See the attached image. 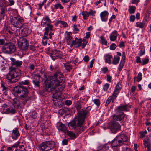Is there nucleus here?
<instances>
[{
  "label": "nucleus",
  "mask_w": 151,
  "mask_h": 151,
  "mask_svg": "<svg viewBox=\"0 0 151 151\" xmlns=\"http://www.w3.org/2000/svg\"><path fill=\"white\" fill-rule=\"evenodd\" d=\"M62 73L60 72H56L54 76H50L49 78H47L44 82L45 85L43 86L44 91H51L53 94L52 99L55 103L58 101L57 99H60L59 95H54L59 91L64 90L65 86L64 84L60 85L63 80Z\"/></svg>",
  "instance_id": "nucleus-1"
},
{
  "label": "nucleus",
  "mask_w": 151,
  "mask_h": 151,
  "mask_svg": "<svg viewBox=\"0 0 151 151\" xmlns=\"http://www.w3.org/2000/svg\"><path fill=\"white\" fill-rule=\"evenodd\" d=\"M91 108L90 106H88L86 109H83L79 111L78 116L69 123V127L71 129H75L78 125L82 124L84 121L86 115L89 112Z\"/></svg>",
  "instance_id": "nucleus-2"
},
{
  "label": "nucleus",
  "mask_w": 151,
  "mask_h": 151,
  "mask_svg": "<svg viewBox=\"0 0 151 151\" xmlns=\"http://www.w3.org/2000/svg\"><path fill=\"white\" fill-rule=\"evenodd\" d=\"M9 72L6 75V78L9 81L12 83H15L19 78V77L16 72V69L13 67H9Z\"/></svg>",
  "instance_id": "nucleus-3"
},
{
  "label": "nucleus",
  "mask_w": 151,
  "mask_h": 151,
  "mask_svg": "<svg viewBox=\"0 0 151 151\" xmlns=\"http://www.w3.org/2000/svg\"><path fill=\"white\" fill-rule=\"evenodd\" d=\"M85 38H84L83 39V43H82L83 41L81 39H78L77 37H76L74 40H72L70 45L71 46L74 45L76 46V48H78L81 46L82 48H84L88 42V40Z\"/></svg>",
  "instance_id": "nucleus-4"
},
{
  "label": "nucleus",
  "mask_w": 151,
  "mask_h": 151,
  "mask_svg": "<svg viewBox=\"0 0 151 151\" xmlns=\"http://www.w3.org/2000/svg\"><path fill=\"white\" fill-rule=\"evenodd\" d=\"M11 23L14 26L17 28H20L24 25V20L19 17H14L11 19Z\"/></svg>",
  "instance_id": "nucleus-5"
},
{
  "label": "nucleus",
  "mask_w": 151,
  "mask_h": 151,
  "mask_svg": "<svg viewBox=\"0 0 151 151\" xmlns=\"http://www.w3.org/2000/svg\"><path fill=\"white\" fill-rule=\"evenodd\" d=\"M2 49L4 52L7 53H12L15 50V47L12 43H6L3 46Z\"/></svg>",
  "instance_id": "nucleus-6"
},
{
  "label": "nucleus",
  "mask_w": 151,
  "mask_h": 151,
  "mask_svg": "<svg viewBox=\"0 0 151 151\" xmlns=\"http://www.w3.org/2000/svg\"><path fill=\"white\" fill-rule=\"evenodd\" d=\"M29 93V91L27 88L25 87H24L22 92H21L19 96L20 99L22 101V103L24 104L28 100L29 97H28Z\"/></svg>",
  "instance_id": "nucleus-7"
},
{
  "label": "nucleus",
  "mask_w": 151,
  "mask_h": 151,
  "mask_svg": "<svg viewBox=\"0 0 151 151\" xmlns=\"http://www.w3.org/2000/svg\"><path fill=\"white\" fill-rule=\"evenodd\" d=\"M19 48L22 50H25L28 48L29 43L27 40L23 37L20 38L18 41Z\"/></svg>",
  "instance_id": "nucleus-8"
},
{
  "label": "nucleus",
  "mask_w": 151,
  "mask_h": 151,
  "mask_svg": "<svg viewBox=\"0 0 151 151\" xmlns=\"http://www.w3.org/2000/svg\"><path fill=\"white\" fill-rule=\"evenodd\" d=\"M109 128L112 133H115L120 129V126L117 122L113 121L109 125Z\"/></svg>",
  "instance_id": "nucleus-9"
},
{
  "label": "nucleus",
  "mask_w": 151,
  "mask_h": 151,
  "mask_svg": "<svg viewBox=\"0 0 151 151\" xmlns=\"http://www.w3.org/2000/svg\"><path fill=\"white\" fill-rule=\"evenodd\" d=\"M52 59L54 60L56 59H61L63 56L62 52L60 51L53 50L50 54Z\"/></svg>",
  "instance_id": "nucleus-10"
},
{
  "label": "nucleus",
  "mask_w": 151,
  "mask_h": 151,
  "mask_svg": "<svg viewBox=\"0 0 151 151\" xmlns=\"http://www.w3.org/2000/svg\"><path fill=\"white\" fill-rule=\"evenodd\" d=\"M23 28L21 29L19 34L22 37H26L30 34V30L29 29L28 26L23 25Z\"/></svg>",
  "instance_id": "nucleus-11"
},
{
  "label": "nucleus",
  "mask_w": 151,
  "mask_h": 151,
  "mask_svg": "<svg viewBox=\"0 0 151 151\" xmlns=\"http://www.w3.org/2000/svg\"><path fill=\"white\" fill-rule=\"evenodd\" d=\"M24 87L19 86L15 87L13 89V93L16 96H20Z\"/></svg>",
  "instance_id": "nucleus-12"
},
{
  "label": "nucleus",
  "mask_w": 151,
  "mask_h": 151,
  "mask_svg": "<svg viewBox=\"0 0 151 151\" xmlns=\"http://www.w3.org/2000/svg\"><path fill=\"white\" fill-rule=\"evenodd\" d=\"M47 27L45 28V32L44 33V36L43 38V39H48L49 38L48 37V34L50 30L52 31L53 30V26L50 24H47Z\"/></svg>",
  "instance_id": "nucleus-13"
},
{
  "label": "nucleus",
  "mask_w": 151,
  "mask_h": 151,
  "mask_svg": "<svg viewBox=\"0 0 151 151\" xmlns=\"http://www.w3.org/2000/svg\"><path fill=\"white\" fill-rule=\"evenodd\" d=\"M20 134L18 131V128H15L12 130L11 133V137L12 139L16 140L19 137Z\"/></svg>",
  "instance_id": "nucleus-14"
},
{
  "label": "nucleus",
  "mask_w": 151,
  "mask_h": 151,
  "mask_svg": "<svg viewBox=\"0 0 151 151\" xmlns=\"http://www.w3.org/2000/svg\"><path fill=\"white\" fill-rule=\"evenodd\" d=\"M143 142L145 147L147 148V151H151V136L150 138L144 140Z\"/></svg>",
  "instance_id": "nucleus-15"
},
{
  "label": "nucleus",
  "mask_w": 151,
  "mask_h": 151,
  "mask_svg": "<svg viewBox=\"0 0 151 151\" xmlns=\"http://www.w3.org/2000/svg\"><path fill=\"white\" fill-rule=\"evenodd\" d=\"M116 137L121 145L123 144L124 142H126L128 139V137L123 134H120L116 136Z\"/></svg>",
  "instance_id": "nucleus-16"
},
{
  "label": "nucleus",
  "mask_w": 151,
  "mask_h": 151,
  "mask_svg": "<svg viewBox=\"0 0 151 151\" xmlns=\"http://www.w3.org/2000/svg\"><path fill=\"white\" fill-rule=\"evenodd\" d=\"M57 127L59 130H60L66 133L67 128L65 124L61 123L58 122L57 124Z\"/></svg>",
  "instance_id": "nucleus-17"
},
{
  "label": "nucleus",
  "mask_w": 151,
  "mask_h": 151,
  "mask_svg": "<svg viewBox=\"0 0 151 151\" xmlns=\"http://www.w3.org/2000/svg\"><path fill=\"white\" fill-rule=\"evenodd\" d=\"M125 117V114L123 112H121L120 114L113 116V121H120L123 119Z\"/></svg>",
  "instance_id": "nucleus-18"
},
{
  "label": "nucleus",
  "mask_w": 151,
  "mask_h": 151,
  "mask_svg": "<svg viewBox=\"0 0 151 151\" xmlns=\"http://www.w3.org/2000/svg\"><path fill=\"white\" fill-rule=\"evenodd\" d=\"M51 22V20L48 16H45L44 17L41 22V25L42 27L47 26V24H50Z\"/></svg>",
  "instance_id": "nucleus-19"
},
{
  "label": "nucleus",
  "mask_w": 151,
  "mask_h": 151,
  "mask_svg": "<svg viewBox=\"0 0 151 151\" xmlns=\"http://www.w3.org/2000/svg\"><path fill=\"white\" fill-rule=\"evenodd\" d=\"M72 33L70 32H66L65 33V38L66 40L68 45H70L72 42Z\"/></svg>",
  "instance_id": "nucleus-20"
},
{
  "label": "nucleus",
  "mask_w": 151,
  "mask_h": 151,
  "mask_svg": "<svg viewBox=\"0 0 151 151\" xmlns=\"http://www.w3.org/2000/svg\"><path fill=\"white\" fill-rule=\"evenodd\" d=\"M108 15L109 13L106 11H104L102 12L100 14L101 20L103 22L106 21L108 20Z\"/></svg>",
  "instance_id": "nucleus-21"
},
{
  "label": "nucleus",
  "mask_w": 151,
  "mask_h": 151,
  "mask_svg": "<svg viewBox=\"0 0 151 151\" xmlns=\"http://www.w3.org/2000/svg\"><path fill=\"white\" fill-rule=\"evenodd\" d=\"M131 108L130 105H122L118 107L117 112L119 113L121 111H128Z\"/></svg>",
  "instance_id": "nucleus-22"
},
{
  "label": "nucleus",
  "mask_w": 151,
  "mask_h": 151,
  "mask_svg": "<svg viewBox=\"0 0 151 151\" xmlns=\"http://www.w3.org/2000/svg\"><path fill=\"white\" fill-rule=\"evenodd\" d=\"M6 11V7L3 1L0 0V13L5 14Z\"/></svg>",
  "instance_id": "nucleus-23"
},
{
  "label": "nucleus",
  "mask_w": 151,
  "mask_h": 151,
  "mask_svg": "<svg viewBox=\"0 0 151 151\" xmlns=\"http://www.w3.org/2000/svg\"><path fill=\"white\" fill-rule=\"evenodd\" d=\"M119 35L117 31L116 30L114 31L109 36V38L111 41H114L117 38V37Z\"/></svg>",
  "instance_id": "nucleus-24"
},
{
  "label": "nucleus",
  "mask_w": 151,
  "mask_h": 151,
  "mask_svg": "<svg viewBox=\"0 0 151 151\" xmlns=\"http://www.w3.org/2000/svg\"><path fill=\"white\" fill-rule=\"evenodd\" d=\"M147 19H144L142 22H138L136 23V26L141 28L144 27L146 26Z\"/></svg>",
  "instance_id": "nucleus-25"
},
{
  "label": "nucleus",
  "mask_w": 151,
  "mask_h": 151,
  "mask_svg": "<svg viewBox=\"0 0 151 151\" xmlns=\"http://www.w3.org/2000/svg\"><path fill=\"white\" fill-rule=\"evenodd\" d=\"M67 135L69 137L70 139H74L77 137L76 134L73 132L67 130L66 132Z\"/></svg>",
  "instance_id": "nucleus-26"
},
{
  "label": "nucleus",
  "mask_w": 151,
  "mask_h": 151,
  "mask_svg": "<svg viewBox=\"0 0 151 151\" xmlns=\"http://www.w3.org/2000/svg\"><path fill=\"white\" fill-rule=\"evenodd\" d=\"M47 144L49 151L53 149L55 147V143L53 141H47Z\"/></svg>",
  "instance_id": "nucleus-27"
},
{
  "label": "nucleus",
  "mask_w": 151,
  "mask_h": 151,
  "mask_svg": "<svg viewBox=\"0 0 151 151\" xmlns=\"http://www.w3.org/2000/svg\"><path fill=\"white\" fill-rule=\"evenodd\" d=\"M121 145L120 142H119L118 138L116 137L111 142V146L113 147H116L119 145Z\"/></svg>",
  "instance_id": "nucleus-28"
},
{
  "label": "nucleus",
  "mask_w": 151,
  "mask_h": 151,
  "mask_svg": "<svg viewBox=\"0 0 151 151\" xmlns=\"http://www.w3.org/2000/svg\"><path fill=\"white\" fill-rule=\"evenodd\" d=\"M48 148V147H47V141L42 142L41 144L40 148L42 151H49Z\"/></svg>",
  "instance_id": "nucleus-29"
},
{
  "label": "nucleus",
  "mask_w": 151,
  "mask_h": 151,
  "mask_svg": "<svg viewBox=\"0 0 151 151\" xmlns=\"http://www.w3.org/2000/svg\"><path fill=\"white\" fill-rule=\"evenodd\" d=\"M64 65L65 70L68 72H70L72 68V66L70 63L69 62H67L64 63Z\"/></svg>",
  "instance_id": "nucleus-30"
},
{
  "label": "nucleus",
  "mask_w": 151,
  "mask_h": 151,
  "mask_svg": "<svg viewBox=\"0 0 151 151\" xmlns=\"http://www.w3.org/2000/svg\"><path fill=\"white\" fill-rule=\"evenodd\" d=\"M112 58V55L109 54H106L105 55V62L109 64H111V59Z\"/></svg>",
  "instance_id": "nucleus-31"
},
{
  "label": "nucleus",
  "mask_w": 151,
  "mask_h": 151,
  "mask_svg": "<svg viewBox=\"0 0 151 151\" xmlns=\"http://www.w3.org/2000/svg\"><path fill=\"white\" fill-rule=\"evenodd\" d=\"M16 112V110L14 109L11 108H7L6 109V112L7 114H14Z\"/></svg>",
  "instance_id": "nucleus-32"
},
{
  "label": "nucleus",
  "mask_w": 151,
  "mask_h": 151,
  "mask_svg": "<svg viewBox=\"0 0 151 151\" xmlns=\"http://www.w3.org/2000/svg\"><path fill=\"white\" fill-rule=\"evenodd\" d=\"M13 103L14 106H17L18 107L20 106L21 104L20 101L17 98L13 99Z\"/></svg>",
  "instance_id": "nucleus-33"
},
{
  "label": "nucleus",
  "mask_w": 151,
  "mask_h": 151,
  "mask_svg": "<svg viewBox=\"0 0 151 151\" xmlns=\"http://www.w3.org/2000/svg\"><path fill=\"white\" fill-rule=\"evenodd\" d=\"M120 58L118 56H115L113 59L112 63L114 65L117 64L119 62Z\"/></svg>",
  "instance_id": "nucleus-34"
},
{
  "label": "nucleus",
  "mask_w": 151,
  "mask_h": 151,
  "mask_svg": "<svg viewBox=\"0 0 151 151\" xmlns=\"http://www.w3.org/2000/svg\"><path fill=\"white\" fill-rule=\"evenodd\" d=\"M82 124L81 125H78L76 128L75 129L76 132L78 133H80L83 130V127L81 126Z\"/></svg>",
  "instance_id": "nucleus-35"
},
{
  "label": "nucleus",
  "mask_w": 151,
  "mask_h": 151,
  "mask_svg": "<svg viewBox=\"0 0 151 151\" xmlns=\"http://www.w3.org/2000/svg\"><path fill=\"white\" fill-rule=\"evenodd\" d=\"M15 151H26V150L23 145H20L19 147H17Z\"/></svg>",
  "instance_id": "nucleus-36"
},
{
  "label": "nucleus",
  "mask_w": 151,
  "mask_h": 151,
  "mask_svg": "<svg viewBox=\"0 0 151 151\" xmlns=\"http://www.w3.org/2000/svg\"><path fill=\"white\" fill-rule=\"evenodd\" d=\"M136 9L135 7L134 6H129V13L131 14L134 13L135 12Z\"/></svg>",
  "instance_id": "nucleus-37"
},
{
  "label": "nucleus",
  "mask_w": 151,
  "mask_h": 151,
  "mask_svg": "<svg viewBox=\"0 0 151 151\" xmlns=\"http://www.w3.org/2000/svg\"><path fill=\"white\" fill-rule=\"evenodd\" d=\"M119 93V91L116 90H114V91L113 93V94L112 95V96H111V97H112V99L113 100V101H114V99H115L117 97V95Z\"/></svg>",
  "instance_id": "nucleus-38"
},
{
  "label": "nucleus",
  "mask_w": 151,
  "mask_h": 151,
  "mask_svg": "<svg viewBox=\"0 0 151 151\" xmlns=\"http://www.w3.org/2000/svg\"><path fill=\"white\" fill-rule=\"evenodd\" d=\"M97 151H110L108 147L107 146H103L101 149L99 147Z\"/></svg>",
  "instance_id": "nucleus-39"
},
{
  "label": "nucleus",
  "mask_w": 151,
  "mask_h": 151,
  "mask_svg": "<svg viewBox=\"0 0 151 151\" xmlns=\"http://www.w3.org/2000/svg\"><path fill=\"white\" fill-rule=\"evenodd\" d=\"M82 15L84 19H87L89 16V14L87 12L85 11L82 12Z\"/></svg>",
  "instance_id": "nucleus-40"
},
{
  "label": "nucleus",
  "mask_w": 151,
  "mask_h": 151,
  "mask_svg": "<svg viewBox=\"0 0 151 151\" xmlns=\"http://www.w3.org/2000/svg\"><path fill=\"white\" fill-rule=\"evenodd\" d=\"M23 63L22 61H19L17 60L13 65H15L17 67H20Z\"/></svg>",
  "instance_id": "nucleus-41"
},
{
  "label": "nucleus",
  "mask_w": 151,
  "mask_h": 151,
  "mask_svg": "<svg viewBox=\"0 0 151 151\" xmlns=\"http://www.w3.org/2000/svg\"><path fill=\"white\" fill-rule=\"evenodd\" d=\"M30 83L29 81L28 80H26L22 81L20 82L19 84L20 85H28Z\"/></svg>",
  "instance_id": "nucleus-42"
},
{
  "label": "nucleus",
  "mask_w": 151,
  "mask_h": 151,
  "mask_svg": "<svg viewBox=\"0 0 151 151\" xmlns=\"http://www.w3.org/2000/svg\"><path fill=\"white\" fill-rule=\"evenodd\" d=\"M102 44L103 45H107V42L105 38L102 36L100 37Z\"/></svg>",
  "instance_id": "nucleus-43"
},
{
  "label": "nucleus",
  "mask_w": 151,
  "mask_h": 151,
  "mask_svg": "<svg viewBox=\"0 0 151 151\" xmlns=\"http://www.w3.org/2000/svg\"><path fill=\"white\" fill-rule=\"evenodd\" d=\"M1 87L2 88V92L3 95L6 96L7 95V88L5 87L4 85L2 84Z\"/></svg>",
  "instance_id": "nucleus-44"
},
{
  "label": "nucleus",
  "mask_w": 151,
  "mask_h": 151,
  "mask_svg": "<svg viewBox=\"0 0 151 151\" xmlns=\"http://www.w3.org/2000/svg\"><path fill=\"white\" fill-rule=\"evenodd\" d=\"M46 1L47 0H40V4H38L39 6V9L40 10L41 9L42 6L46 2Z\"/></svg>",
  "instance_id": "nucleus-45"
},
{
  "label": "nucleus",
  "mask_w": 151,
  "mask_h": 151,
  "mask_svg": "<svg viewBox=\"0 0 151 151\" xmlns=\"http://www.w3.org/2000/svg\"><path fill=\"white\" fill-rule=\"evenodd\" d=\"M57 24H60L63 25V27H66L68 26L67 23L64 21H58L57 22Z\"/></svg>",
  "instance_id": "nucleus-46"
},
{
  "label": "nucleus",
  "mask_w": 151,
  "mask_h": 151,
  "mask_svg": "<svg viewBox=\"0 0 151 151\" xmlns=\"http://www.w3.org/2000/svg\"><path fill=\"white\" fill-rule=\"evenodd\" d=\"M124 62L125 61H120L118 68L119 71H121L124 65Z\"/></svg>",
  "instance_id": "nucleus-47"
},
{
  "label": "nucleus",
  "mask_w": 151,
  "mask_h": 151,
  "mask_svg": "<svg viewBox=\"0 0 151 151\" xmlns=\"http://www.w3.org/2000/svg\"><path fill=\"white\" fill-rule=\"evenodd\" d=\"M32 82L35 86L37 87L39 86L40 82L39 80L37 81L34 79L33 80Z\"/></svg>",
  "instance_id": "nucleus-48"
},
{
  "label": "nucleus",
  "mask_w": 151,
  "mask_h": 151,
  "mask_svg": "<svg viewBox=\"0 0 151 151\" xmlns=\"http://www.w3.org/2000/svg\"><path fill=\"white\" fill-rule=\"evenodd\" d=\"M122 86L121 84L119 83H118L116 86L115 87V90L119 91V90H120L122 88Z\"/></svg>",
  "instance_id": "nucleus-49"
},
{
  "label": "nucleus",
  "mask_w": 151,
  "mask_h": 151,
  "mask_svg": "<svg viewBox=\"0 0 151 151\" xmlns=\"http://www.w3.org/2000/svg\"><path fill=\"white\" fill-rule=\"evenodd\" d=\"M137 78V81L138 82H139L142 80V75L141 73L139 72L138 73Z\"/></svg>",
  "instance_id": "nucleus-50"
},
{
  "label": "nucleus",
  "mask_w": 151,
  "mask_h": 151,
  "mask_svg": "<svg viewBox=\"0 0 151 151\" xmlns=\"http://www.w3.org/2000/svg\"><path fill=\"white\" fill-rule=\"evenodd\" d=\"M112 99V97L111 96H109L108 99L107 100L105 104V106H107L109 104L110 102Z\"/></svg>",
  "instance_id": "nucleus-51"
},
{
  "label": "nucleus",
  "mask_w": 151,
  "mask_h": 151,
  "mask_svg": "<svg viewBox=\"0 0 151 151\" xmlns=\"http://www.w3.org/2000/svg\"><path fill=\"white\" fill-rule=\"evenodd\" d=\"M30 116L33 118L35 119L37 116V114L36 112L33 111L30 114Z\"/></svg>",
  "instance_id": "nucleus-52"
},
{
  "label": "nucleus",
  "mask_w": 151,
  "mask_h": 151,
  "mask_svg": "<svg viewBox=\"0 0 151 151\" xmlns=\"http://www.w3.org/2000/svg\"><path fill=\"white\" fill-rule=\"evenodd\" d=\"M116 45L114 43H113L111 44L110 47V49L111 50H114L116 47Z\"/></svg>",
  "instance_id": "nucleus-53"
},
{
  "label": "nucleus",
  "mask_w": 151,
  "mask_h": 151,
  "mask_svg": "<svg viewBox=\"0 0 151 151\" xmlns=\"http://www.w3.org/2000/svg\"><path fill=\"white\" fill-rule=\"evenodd\" d=\"M94 103L97 106H99L100 104V100L98 99H95L93 100Z\"/></svg>",
  "instance_id": "nucleus-54"
},
{
  "label": "nucleus",
  "mask_w": 151,
  "mask_h": 151,
  "mask_svg": "<svg viewBox=\"0 0 151 151\" xmlns=\"http://www.w3.org/2000/svg\"><path fill=\"white\" fill-rule=\"evenodd\" d=\"M54 6L55 8L56 9L59 8L60 9H63V7L59 3L55 4Z\"/></svg>",
  "instance_id": "nucleus-55"
},
{
  "label": "nucleus",
  "mask_w": 151,
  "mask_h": 151,
  "mask_svg": "<svg viewBox=\"0 0 151 151\" xmlns=\"http://www.w3.org/2000/svg\"><path fill=\"white\" fill-rule=\"evenodd\" d=\"M109 87V85L108 84L106 83L104 86L103 90L104 91H106L108 89Z\"/></svg>",
  "instance_id": "nucleus-56"
},
{
  "label": "nucleus",
  "mask_w": 151,
  "mask_h": 151,
  "mask_svg": "<svg viewBox=\"0 0 151 151\" xmlns=\"http://www.w3.org/2000/svg\"><path fill=\"white\" fill-rule=\"evenodd\" d=\"M145 53V49L143 48H141L139 52V55L140 56H142L144 55Z\"/></svg>",
  "instance_id": "nucleus-57"
},
{
  "label": "nucleus",
  "mask_w": 151,
  "mask_h": 151,
  "mask_svg": "<svg viewBox=\"0 0 151 151\" xmlns=\"http://www.w3.org/2000/svg\"><path fill=\"white\" fill-rule=\"evenodd\" d=\"M65 104L67 105H70L72 104V101L70 100H66L65 101Z\"/></svg>",
  "instance_id": "nucleus-58"
},
{
  "label": "nucleus",
  "mask_w": 151,
  "mask_h": 151,
  "mask_svg": "<svg viewBox=\"0 0 151 151\" xmlns=\"http://www.w3.org/2000/svg\"><path fill=\"white\" fill-rule=\"evenodd\" d=\"M5 14L1 13H0V21L4 19V17Z\"/></svg>",
  "instance_id": "nucleus-59"
},
{
  "label": "nucleus",
  "mask_w": 151,
  "mask_h": 151,
  "mask_svg": "<svg viewBox=\"0 0 151 151\" xmlns=\"http://www.w3.org/2000/svg\"><path fill=\"white\" fill-rule=\"evenodd\" d=\"M83 60L85 62H88L89 60V56L88 55L85 56L83 58Z\"/></svg>",
  "instance_id": "nucleus-60"
},
{
  "label": "nucleus",
  "mask_w": 151,
  "mask_h": 151,
  "mask_svg": "<svg viewBox=\"0 0 151 151\" xmlns=\"http://www.w3.org/2000/svg\"><path fill=\"white\" fill-rule=\"evenodd\" d=\"M135 19V17L134 15H131L130 17V20L131 22H133Z\"/></svg>",
  "instance_id": "nucleus-61"
},
{
  "label": "nucleus",
  "mask_w": 151,
  "mask_h": 151,
  "mask_svg": "<svg viewBox=\"0 0 151 151\" xmlns=\"http://www.w3.org/2000/svg\"><path fill=\"white\" fill-rule=\"evenodd\" d=\"M81 105L80 103L79 102H78L76 105V107L77 110L78 111L80 110L81 108Z\"/></svg>",
  "instance_id": "nucleus-62"
},
{
  "label": "nucleus",
  "mask_w": 151,
  "mask_h": 151,
  "mask_svg": "<svg viewBox=\"0 0 151 151\" xmlns=\"http://www.w3.org/2000/svg\"><path fill=\"white\" fill-rule=\"evenodd\" d=\"M125 59V52H123L122 54V59L121 60V61H124V60Z\"/></svg>",
  "instance_id": "nucleus-63"
},
{
  "label": "nucleus",
  "mask_w": 151,
  "mask_h": 151,
  "mask_svg": "<svg viewBox=\"0 0 151 151\" xmlns=\"http://www.w3.org/2000/svg\"><path fill=\"white\" fill-rule=\"evenodd\" d=\"M8 0L9 3V6H12L15 3V1L14 0Z\"/></svg>",
  "instance_id": "nucleus-64"
}]
</instances>
